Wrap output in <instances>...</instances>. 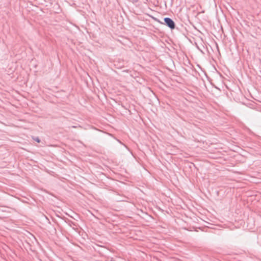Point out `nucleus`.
I'll return each mask as SVG.
<instances>
[{
	"label": "nucleus",
	"instance_id": "2",
	"mask_svg": "<svg viewBox=\"0 0 261 261\" xmlns=\"http://www.w3.org/2000/svg\"><path fill=\"white\" fill-rule=\"evenodd\" d=\"M36 141H37L38 142H40V141H39V140L38 139H36Z\"/></svg>",
	"mask_w": 261,
	"mask_h": 261
},
{
	"label": "nucleus",
	"instance_id": "1",
	"mask_svg": "<svg viewBox=\"0 0 261 261\" xmlns=\"http://www.w3.org/2000/svg\"><path fill=\"white\" fill-rule=\"evenodd\" d=\"M164 21L166 24L171 29L175 28V23L174 21L169 18H165Z\"/></svg>",
	"mask_w": 261,
	"mask_h": 261
}]
</instances>
